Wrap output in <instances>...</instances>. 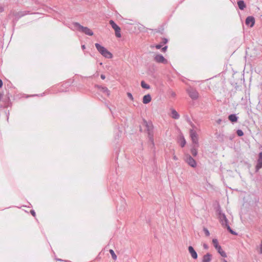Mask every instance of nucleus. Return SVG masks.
Segmentation results:
<instances>
[{
	"mask_svg": "<svg viewBox=\"0 0 262 262\" xmlns=\"http://www.w3.org/2000/svg\"><path fill=\"white\" fill-rule=\"evenodd\" d=\"M3 81H2V80L0 79V88H1L3 86Z\"/></svg>",
	"mask_w": 262,
	"mask_h": 262,
	"instance_id": "37998d69",
	"label": "nucleus"
},
{
	"mask_svg": "<svg viewBox=\"0 0 262 262\" xmlns=\"http://www.w3.org/2000/svg\"><path fill=\"white\" fill-rule=\"evenodd\" d=\"M236 134L237 136L239 137H242L244 135V132L241 129L237 130Z\"/></svg>",
	"mask_w": 262,
	"mask_h": 262,
	"instance_id": "c85d7f7f",
	"label": "nucleus"
},
{
	"mask_svg": "<svg viewBox=\"0 0 262 262\" xmlns=\"http://www.w3.org/2000/svg\"><path fill=\"white\" fill-rule=\"evenodd\" d=\"M187 92L189 96L193 100H196L199 97V93L195 89L192 87L187 89Z\"/></svg>",
	"mask_w": 262,
	"mask_h": 262,
	"instance_id": "7ed1b4c3",
	"label": "nucleus"
},
{
	"mask_svg": "<svg viewBox=\"0 0 262 262\" xmlns=\"http://www.w3.org/2000/svg\"><path fill=\"white\" fill-rule=\"evenodd\" d=\"M238 119V117L235 114H231L228 116V119L233 123L237 122Z\"/></svg>",
	"mask_w": 262,
	"mask_h": 262,
	"instance_id": "2eb2a0df",
	"label": "nucleus"
},
{
	"mask_svg": "<svg viewBox=\"0 0 262 262\" xmlns=\"http://www.w3.org/2000/svg\"><path fill=\"white\" fill-rule=\"evenodd\" d=\"M171 96L172 97H175L176 96V93L174 92H172Z\"/></svg>",
	"mask_w": 262,
	"mask_h": 262,
	"instance_id": "c03bdc74",
	"label": "nucleus"
},
{
	"mask_svg": "<svg viewBox=\"0 0 262 262\" xmlns=\"http://www.w3.org/2000/svg\"><path fill=\"white\" fill-rule=\"evenodd\" d=\"M168 48V47L167 46H164L161 49L162 52H165Z\"/></svg>",
	"mask_w": 262,
	"mask_h": 262,
	"instance_id": "473e14b6",
	"label": "nucleus"
},
{
	"mask_svg": "<svg viewBox=\"0 0 262 262\" xmlns=\"http://www.w3.org/2000/svg\"><path fill=\"white\" fill-rule=\"evenodd\" d=\"M110 110L112 112L111 108H110Z\"/></svg>",
	"mask_w": 262,
	"mask_h": 262,
	"instance_id": "3c124183",
	"label": "nucleus"
},
{
	"mask_svg": "<svg viewBox=\"0 0 262 262\" xmlns=\"http://www.w3.org/2000/svg\"><path fill=\"white\" fill-rule=\"evenodd\" d=\"M173 159L174 160H175V161H177V160H178V158H177V157L176 155H174L173 154Z\"/></svg>",
	"mask_w": 262,
	"mask_h": 262,
	"instance_id": "ea45409f",
	"label": "nucleus"
},
{
	"mask_svg": "<svg viewBox=\"0 0 262 262\" xmlns=\"http://www.w3.org/2000/svg\"><path fill=\"white\" fill-rule=\"evenodd\" d=\"M2 97L3 95L2 94H0V100H1Z\"/></svg>",
	"mask_w": 262,
	"mask_h": 262,
	"instance_id": "49530a36",
	"label": "nucleus"
},
{
	"mask_svg": "<svg viewBox=\"0 0 262 262\" xmlns=\"http://www.w3.org/2000/svg\"><path fill=\"white\" fill-rule=\"evenodd\" d=\"M259 253L260 254H262V241H261V243L260 246V251H259Z\"/></svg>",
	"mask_w": 262,
	"mask_h": 262,
	"instance_id": "a19ab883",
	"label": "nucleus"
},
{
	"mask_svg": "<svg viewBox=\"0 0 262 262\" xmlns=\"http://www.w3.org/2000/svg\"><path fill=\"white\" fill-rule=\"evenodd\" d=\"M141 85L142 88L145 89H150V85L145 82L144 81L142 80L141 82Z\"/></svg>",
	"mask_w": 262,
	"mask_h": 262,
	"instance_id": "393cba45",
	"label": "nucleus"
},
{
	"mask_svg": "<svg viewBox=\"0 0 262 262\" xmlns=\"http://www.w3.org/2000/svg\"><path fill=\"white\" fill-rule=\"evenodd\" d=\"M154 60L158 63H162L164 64H166L167 63V59H166L162 55L160 54L155 56Z\"/></svg>",
	"mask_w": 262,
	"mask_h": 262,
	"instance_id": "6e6552de",
	"label": "nucleus"
},
{
	"mask_svg": "<svg viewBox=\"0 0 262 262\" xmlns=\"http://www.w3.org/2000/svg\"><path fill=\"white\" fill-rule=\"evenodd\" d=\"M154 31L156 33H159L161 34H163L164 32V29L163 26H161L160 28L154 30Z\"/></svg>",
	"mask_w": 262,
	"mask_h": 262,
	"instance_id": "b1692460",
	"label": "nucleus"
},
{
	"mask_svg": "<svg viewBox=\"0 0 262 262\" xmlns=\"http://www.w3.org/2000/svg\"><path fill=\"white\" fill-rule=\"evenodd\" d=\"M162 45H161V43L158 44V45H156L155 46V47H156V48L157 49H161L162 48Z\"/></svg>",
	"mask_w": 262,
	"mask_h": 262,
	"instance_id": "72a5a7b5",
	"label": "nucleus"
},
{
	"mask_svg": "<svg viewBox=\"0 0 262 262\" xmlns=\"http://www.w3.org/2000/svg\"><path fill=\"white\" fill-rule=\"evenodd\" d=\"M110 24L115 31V35L117 37H121V29L113 20H110Z\"/></svg>",
	"mask_w": 262,
	"mask_h": 262,
	"instance_id": "20e7f679",
	"label": "nucleus"
},
{
	"mask_svg": "<svg viewBox=\"0 0 262 262\" xmlns=\"http://www.w3.org/2000/svg\"><path fill=\"white\" fill-rule=\"evenodd\" d=\"M4 10V7L0 5V13L3 12Z\"/></svg>",
	"mask_w": 262,
	"mask_h": 262,
	"instance_id": "e433bc0d",
	"label": "nucleus"
},
{
	"mask_svg": "<svg viewBox=\"0 0 262 262\" xmlns=\"http://www.w3.org/2000/svg\"><path fill=\"white\" fill-rule=\"evenodd\" d=\"M109 252H110V254H111L112 258L114 260H116V259H117V255H116V254H115V252L114 251V250H112V249H110L109 250Z\"/></svg>",
	"mask_w": 262,
	"mask_h": 262,
	"instance_id": "a878e982",
	"label": "nucleus"
},
{
	"mask_svg": "<svg viewBox=\"0 0 262 262\" xmlns=\"http://www.w3.org/2000/svg\"><path fill=\"white\" fill-rule=\"evenodd\" d=\"M95 46L98 50V51L102 55H103L104 52L106 51V49L104 48V47L102 46L98 43H96L95 44Z\"/></svg>",
	"mask_w": 262,
	"mask_h": 262,
	"instance_id": "ddd939ff",
	"label": "nucleus"
},
{
	"mask_svg": "<svg viewBox=\"0 0 262 262\" xmlns=\"http://www.w3.org/2000/svg\"><path fill=\"white\" fill-rule=\"evenodd\" d=\"M151 100V97L150 94H147L143 97V103L144 104H147Z\"/></svg>",
	"mask_w": 262,
	"mask_h": 262,
	"instance_id": "dca6fc26",
	"label": "nucleus"
},
{
	"mask_svg": "<svg viewBox=\"0 0 262 262\" xmlns=\"http://www.w3.org/2000/svg\"><path fill=\"white\" fill-rule=\"evenodd\" d=\"M171 114H172V117L173 119H178L180 117V115H179L178 112L176 110H173L171 111Z\"/></svg>",
	"mask_w": 262,
	"mask_h": 262,
	"instance_id": "5701e85b",
	"label": "nucleus"
},
{
	"mask_svg": "<svg viewBox=\"0 0 262 262\" xmlns=\"http://www.w3.org/2000/svg\"><path fill=\"white\" fill-rule=\"evenodd\" d=\"M140 131L141 132H142V129L141 127H140Z\"/></svg>",
	"mask_w": 262,
	"mask_h": 262,
	"instance_id": "de8ad7c7",
	"label": "nucleus"
},
{
	"mask_svg": "<svg viewBox=\"0 0 262 262\" xmlns=\"http://www.w3.org/2000/svg\"><path fill=\"white\" fill-rule=\"evenodd\" d=\"M258 158L260 159H262V152H260L258 154Z\"/></svg>",
	"mask_w": 262,
	"mask_h": 262,
	"instance_id": "58836bf2",
	"label": "nucleus"
},
{
	"mask_svg": "<svg viewBox=\"0 0 262 262\" xmlns=\"http://www.w3.org/2000/svg\"><path fill=\"white\" fill-rule=\"evenodd\" d=\"M142 125L146 127V131L148 133L149 140L154 144V134L153 128L154 126L151 121H147L145 119L143 120Z\"/></svg>",
	"mask_w": 262,
	"mask_h": 262,
	"instance_id": "f257e3e1",
	"label": "nucleus"
},
{
	"mask_svg": "<svg viewBox=\"0 0 262 262\" xmlns=\"http://www.w3.org/2000/svg\"><path fill=\"white\" fill-rule=\"evenodd\" d=\"M191 126L193 128L194 127V125L193 124H191Z\"/></svg>",
	"mask_w": 262,
	"mask_h": 262,
	"instance_id": "8fccbe9b",
	"label": "nucleus"
},
{
	"mask_svg": "<svg viewBox=\"0 0 262 262\" xmlns=\"http://www.w3.org/2000/svg\"><path fill=\"white\" fill-rule=\"evenodd\" d=\"M168 41V39H167L166 38H162V41L160 42V43L163 45L167 43Z\"/></svg>",
	"mask_w": 262,
	"mask_h": 262,
	"instance_id": "7c9ffc66",
	"label": "nucleus"
},
{
	"mask_svg": "<svg viewBox=\"0 0 262 262\" xmlns=\"http://www.w3.org/2000/svg\"><path fill=\"white\" fill-rule=\"evenodd\" d=\"M261 168H262V159L258 158L257 160V164L255 166L256 171H258Z\"/></svg>",
	"mask_w": 262,
	"mask_h": 262,
	"instance_id": "aec40b11",
	"label": "nucleus"
},
{
	"mask_svg": "<svg viewBox=\"0 0 262 262\" xmlns=\"http://www.w3.org/2000/svg\"><path fill=\"white\" fill-rule=\"evenodd\" d=\"M245 24L250 27H252L255 24V18L252 16H248L245 20Z\"/></svg>",
	"mask_w": 262,
	"mask_h": 262,
	"instance_id": "9d476101",
	"label": "nucleus"
},
{
	"mask_svg": "<svg viewBox=\"0 0 262 262\" xmlns=\"http://www.w3.org/2000/svg\"><path fill=\"white\" fill-rule=\"evenodd\" d=\"M219 218L222 226H224L225 225L228 224V220L227 219L225 214L220 211L219 212Z\"/></svg>",
	"mask_w": 262,
	"mask_h": 262,
	"instance_id": "0eeeda50",
	"label": "nucleus"
},
{
	"mask_svg": "<svg viewBox=\"0 0 262 262\" xmlns=\"http://www.w3.org/2000/svg\"><path fill=\"white\" fill-rule=\"evenodd\" d=\"M203 231L206 235V236H209L210 235V232L209 230L206 228H203Z\"/></svg>",
	"mask_w": 262,
	"mask_h": 262,
	"instance_id": "c756f323",
	"label": "nucleus"
},
{
	"mask_svg": "<svg viewBox=\"0 0 262 262\" xmlns=\"http://www.w3.org/2000/svg\"><path fill=\"white\" fill-rule=\"evenodd\" d=\"M181 143H180V145H181V146L182 147H184V146L186 144V141H185V139L184 138V137L183 136H182L181 138Z\"/></svg>",
	"mask_w": 262,
	"mask_h": 262,
	"instance_id": "bb28decb",
	"label": "nucleus"
},
{
	"mask_svg": "<svg viewBox=\"0 0 262 262\" xmlns=\"http://www.w3.org/2000/svg\"><path fill=\"white\" fill-rule=\"evenodd\" d=\"M189 132L193 144L196 145V146H199L198 137L196 132L193 129H190Z\"/></svg>",
	"mask_w": 262,
	"mask_h": 262,
	"instance_id": "423d86ee",
	"label": "nucleus"
},
{
	"mask_svg": "<svg viewBox=\"0 0 262 262\" xmlns=\"http://www.w3.org/2000/svg\"><path fill=\"white\" fill-rule=\"evenodd\" d=\"M224 262H228L226 259H224Z\"/></svg>",
	"mask_w": 262,
	"mask_h": 262,
	"instance_id": "09e8293b",
	"label": "nucleus"
},
{
	"mask_svg": "<svg viewBox=\"0 0 262 262\" xmlns=\"http://www.w3.org/2000/svg\"><path fill=\"white\" fill-rule=\"evenodd\" d=\"M29 14V11H19L15 12L13 13V15L15 16L16 20H18L21 17Z\"/></svg>",
	"mask_w": 262,
	"mask_h": 262,
	"instance_id": "1a4fd4ad",
	"label": "nucleus"
},
{
	"mask_svg": "<svg viewBox=\"0 0 262 262\" xmlns=\"http://www.w3.org/2000/svg\"><path fill=\"white\" fill-rule=\"evenodd\" d=\"M224 227L226 228L227 230L232 234L233 235H237V233L236 232H235L234 231H233L231 228V227H230L229 225V223L225 225L224 226Z\"/></svg>",
	"mask_w": 262,
	"mask_h": 262,
	"instance_id": "4be33fe9",
	"label": "nucleus"
},
{
	"mask_svg": "<svg viewBox=\"0 0 262 262\" xmlns=\"http://www.w3.org/2000/svg\"><path fill=\"white\" fill-rule=\"evenodd\" d=\"M101 92L103 93H105L107 96H109L110 95V91L105 86H102L101 85H96V86Z\"/></svg>",
	"mask_w": 262,
	"mask_h": 262,
	"instance_id": "f8f14e48",
	"label": "nucleus"
},
{
	"mask_svg": "<svg viewBox=\"0 0 262 262\" xmlns=\"http://www.w3.org/2000/svg\"><path fill=\"white\" fill-rule=\"evenodd\" d=\"M188 250V251H189V253L190 254L191 257L193 259H196L198 258V254L192 246H189Z\"/></svg>",
	"mask_w": 262,
	"mask_h": 262,
	"instance_id": "9b49d317",
	"label": "nucleus"
},
{
	"mask_svg": "<svg viewBox=\"0 0 262 262\" xmlns=\"http://www.w3.org/2000/svg\"><path fill=\"white\" fill-rule=\"evenodd\" d=\"M185 161L189 166L193 168L196 166V162L195 160L188 154L185 155Z\"/></svg>",
	"mask_w": 262,
	"mask_h": 262,
	"instance_id": "39448f33",
	"label": "nucleus"
},
{
	"mask_svg": "<svg viewBox=\"0 0 262 262\" xmlns=\"http://www.w3.org/2000/svg\"><path fill=\"white\" fill-rule=\"evenodd\" d=\"M212 256L210 253H207L203 256L202 262H210L211 260Z\"/></svg>",
	"mask_w": 262,
	"mask_h": 262,
	"instance_id": "4468645a",
	"label": "nucleus"
},
{
	"mask_svg": "<svg viewBox=\"0 0 262 262\" xmlns=\"http://www.w3.org/2000/svg\"><path fill=\"white\" fill-rule=\"evenodd\" d=\"M103 57L106 58L111 59L113 58V54L108 51L107 49L104 52L103 55H102Z\"/></svg>",
	"mask_w": 262,
	"mask_h": 262,
	"instance_id": "412c9836",
	"label": "nucleus"
},
{
	"mask_svg": "<svg viewBox=\"0 0 262 262\" xmlns=\"http://www.w3.org/2000/svg\"><path fill=\"white\" fill-rule=\"evenodd\" d=\"M81 48H82V49L83 50L85 49V45H82V46H81Z\"/></svg>",
	"mask_w": 262,
	"mask_h": 262,
	"instance_id": "a18cd8bd",
	"label": "nucleus"
},
{
	"mask_svg": "<svg viewBox=\"0 0 262 262\" xmlns=\"http://www.w3.org/2000/svg\"><path fill=\"white\" fill-rule=\"evenodd\" d=\"M212 243L215 248L220 246V245L219 244L218 241L216 238H213L212 239Z\"/></svg>",
	"mask_w": 262,
	"mask_h": 262,
	"instance_id": "cd10ccee",
	"label": "nucleus"
},
{
	"mask_svg": "<svg viewBox=\"0 0 262 262\" xmlns=\"http://www.w3.org/2000/svg\"><path fill=\"white\" fill-rule=\"evenodd\" d=\"M127 95L129 99H130L132 101L134 100V98L133 97V95H132V94L128 92L127 93Z\"/></svg>",
	"mask_w": 262,
	"mask_h": 262,
	"instance_id": "2f4dec72",
	"label": "nucleus"
},
{
	"mask_svg": "<svg viewBox=\"0 0 262 262\" xmlns=\"http://www.w3.org/2000/svg\"><path fill=\"white\" fill-rule=\"evenodd\" d=\"M237 3L239 9L241 10H243L246 7V5L243 0L238 1Z\"/></svg>",
	"mask_w": 262,
	"mask_h": 262,
	"instance_id": "f3484780",
	"label": "nucleus"
},
{
	"mask_svg": "<svg viewBox=\"0 0 262 262\" xmlns=\"http://www.w3.org/2000/svg\"><path fill=\"white\" fill-rule=\"evenodd\" d=\"M100 77L102 79H104L105 78V76L103 74H101Z\"/></svg>",
	"mask_w": 262,
	"mask_h": 262,
	"instance_id": "79ce46f5",
	"label": "nucleus"
},
{
	"mask_svg": "<svg viewBox=\"0 0 262 262\" xmlns=\"http://www.w3.org/2000/svg\"><path fill=\"white\" fill-rule=\"evenodd\" d=\"M215 249H216V250L219 253H220V254L222 257H227V254H226V252L223 250V249L220 245L219 247H216Z\"/></svg>",
	"mask_w": 262,
	"mask_h": 262,
	"instance_id": "a211bd4d",
	"label": "nucleus"
},
{
	"mask_svg": "<svg viewBox=\"0 0 262 262\" xmlns=\"http://www.w3.org/2000/svg\"><path fill=\"white\" fill-rule=\"evenodd\" d=\"M222 120L221 119H219L218 120H216V123L218 124H220L222 122Z\"/></svg>",
	"mask_w": 262,
	"mask_h": 262,
	"instance_id": "4c0bfd02",
	"label": "nucleus"
},
{
	"mask_svg": "<svg viewBox=\"0 0 262 262\" xmlns=\"http://www.w3.org/2000/svg\"><path fill=\"white\" fill-rule=\"evenodd\" d=\"M199 146H196V145L193 144L191 148V153L193 156L195 157L198 154L197 148Z\"/></svg>",
	"mask_w": 262,
	"mask_h": 262,
	"instance_id": "6ab92c4d",
	"label": "nucleus"
},
{
	"mask_svg": "<svg viewBox=\"0 0 262 262\" xmlns=\"http://www.w3.org/2000/svg\"><path fill=\"white\" fill-rule=\"evenodd\" d=\"M74 26L77 29V30L80 31L85 34L92 36L94 33L93 32L86 27H83L81 26L79 23L75 22L73 23Z\"/></svg>",
	"mask_w": 262,
	"mask_h": 262,
	"instance_id": "f03ea898",
	"label": "nucleus"
},
{
	"mask_svg": "<svg viewBox=\"0 0 262 262\" xmlns=\"http://www.w3.org/2000/svg\"><path fill=\"white\" fill-rule=\"evenodd\" d=\"M203 248L205 249H208L209 248V247L207 245V244L204 243L203 245Z\"/></svg>",
	"mask_w": 262,
	"mask_h": 262,
	"instance_id": "c9c22d12",
	"label": "nucleus"
},
{
	"mask_svg": "<svg viewBox=\"0 0 262 262\" xmlns=\"http://www.w3.org/2000/svg\"><path fill=\"white\" fill-rule=\"evenodd\" d=\"M30 213L33 216H35L36 213L34 210H31Z\"/></svg>",
	"mask_w": 262,
	"mask_h": 262,
	"instance_id": "f704fd0d",
	"label": "nucleus"
}]
</instances>
